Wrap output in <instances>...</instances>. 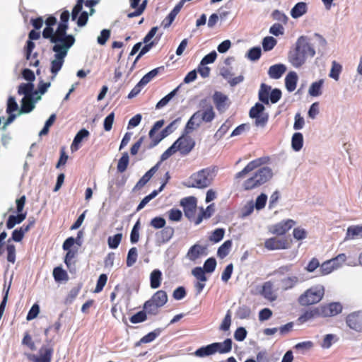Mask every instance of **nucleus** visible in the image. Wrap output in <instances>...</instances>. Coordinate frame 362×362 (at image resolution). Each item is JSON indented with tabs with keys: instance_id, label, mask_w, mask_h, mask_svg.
I'll use <instances>...</instances> for the list:
<instances>
[{
	"instance_id": "38",
	"label": "nucleus",
	"mask_w": 362,
	"mask_h": 362,
	"mask_svg": "<svg viewBox=\"0 0 362 362\" xmlns=\"http://www.w3.org/2000/svg\"><path fill=\"white\" fill-rule=\"evenodd\" d=\"M159 166V163H157L153 168H151L148 171H147L145 175L139 180L136 187L141 188L144 186L149 180L152 177V176L155 174V173L158 170Z\"/></svg>"
},
{
	"instance_id": "42",
	"label": "nucleus",
	"mask_w": 362,
	"mask_h": 362,
	"mask_svg": "<svg viewBox=\"0 0 362 362\" xmlns=\"http://www.w3.org/2000/svg\"><path fill=\"white\" fill-rule=\"evenodd\" d=\"M232 247V241L228 240L225 241L218 249L217 255L221 259L226 257L230 252Z\"/></svg>"
},
{
	"instance_id": "22",
	"label": "nucleus",
	"mask_w": 362,
	"mask_h": 362,
	"mask_svg": "<svg viewBox=\"0 0 362 362\" xmlns=\"http://www.w3.org/2000/svg\"><path fill=\"white\" fill-rule=\"evenodd\" d=\"M206 247L201 245L195 244L188 250L186 257L191 261H195L201 256L205 255Z\"/></svg>"
},
{
	"instance_id": "61",
	"label": "nucleus",
	"mask_w": 362,
	"mask_h": 362,
	"mask_svg": "<svg viewBox=\"0 0 362 362\" xmlns=\"http://www.w3.org/2000/svg\"><path fill=\"white\" fill-rule=\"evenodd\" d=\"M39 313H40V306L37 303H35L30 309V310L27 315L26 320L28 321L33 320L38 316Z\"/></svg>"
},
{
	"instance_id": "46",
	"label": "nucleus",
	"mask_w": 362,
	"mask_h": 362,
	"mask_svg": "<svg viewBox=\"0 0 362 362\" xmlns=\"http://www.w3.org/2000/svg\"><path fill=\"white\" fill-rule=\"evenodd\" d=\"M216 353L213 344H211L206 346L202 347L197 349L195 352V355L199 357H204Z\"/></svg>"
},
{
	"instance_id": "57",
	"label": "nucleus",
	"mask_w": 362,
	"mask_h": 362,
	"mask_svg": "<svg viewBox=\"0 0 362 362\" xmlns=\"http://www.w3.org/2000/svg\"><path fill=\"white\" fill-rule=\"evenodd\" d=\"M267 201V196L265 194L262 193L260 195H259L257 197V199L255 200V203L254 204L255 209L257 211H259V210H261L263 208H264Z\"/></svg>"
},
{
	"instance_id": "14",
	"label": "nucleus",
	"mask_w": 362,
	"mask_h": 362,
	"mask_svg": "<svg viewBox=\"0 0 362 362\" xmlns=\"http://www.w3.org/2000/svg\"><path fill=\"white\" fill-rule=\"evenodd\" d=\"M264 247L269 250H286L290 247V243L284 238L274 237L265 240Z\"/></svg>"
},
{
	"instance_id": "3",
	"label": "nucleus",
	"mask_w": 362,
	"mask_h": 362,
	"mask_svg": "<svg viewBox=\"0 0 362 362\" xmlns=\"http://www.w3.org/2000/svg\"><path fill=\"white\" fill-rule=\"evenodd\" d=\"M74 37H69L67 41L55 42L52 50L55 52L54 59L51 61L50 71L52 74V80H54L58 72L61 70L66 56L71 47L74 44Z\"/></svg>"
},
{
	"instance_id": "6",
	"label": "nucleus",
	"mask_w": 362,
	"mask_h": 362,
	"mask_svg": "<svg viewBox=\"0 0 362 362\" xmlns=\"http://www.w3.org/2000/svg\"><path fill=\"white\" fill-rule=\"evenodd\" d=\"M325 295V288L317 284L307 289L298 298V303L303 306H308L319 303Z\"/></svg>"
},
{
	"instance_id": "8",
	"label": "nucleus",
	"mask_w": 362,
	"mask_h": 362,
	"mask_svg": "<svg viewBox=\"0 0 362 362\" xmlns=\"http://www.w3.org/2000/svg\"><path fill=\"white\" fill-rule=\"evenodd\" d=\"M168 301V296L165 291L160 290L153 294L151 298L147 300L144 308L148 314L156 315L158 308L163 306Z\"/></svg>"
},
{
	"instance_id": "27",
	"label": "nucleus",
	"mask_w": 362,
	"mask_h": 362,
	"mask_svg": "<svg viewBox=\"0 0 362 362\" xmlns=\"http://www.w3.org/2000/svg\"><path fill=\"white\" fill-rule=\"evenodd\" d=\"M141 0H129L130 6L136 10L134 12L127 14V16L129 18H133L135 16H140L144 12L146 6L147 1L144 0L142 3L140 5H139V2Z\"/></svg>"
},
{
	"instance_id": "5",
	"label": "nucleus",
	"mask_w": 362,
	"mask_h": 362,
	"mask_svg": "<svg viewBox=\"0 0 362 362\" xmlns=\"http://www.w3.org/2000/svg\"><path fill=\"white\" fill-rule=\"evenodd\" d=\"M98 3L96 0H88L85 3V6L88 10L82 11L83 0H78L77 4L74 7L71 18L74 21L77 18L78 13L81 11V14L78 18L77 24L78 26H83L86 24L89 16H92L95 12L93 6Z\"/></svg>"
},
{
	"instance_id": "55",
	"label": "nucleus",
	"mask_w": 362,
	"mask_h": 362,
	"mask_svg": "<svg viewBox=\"0 0 362 362\" xmlns=\"http://www.w3.org/2000/svg\"><path fill=\"white\" fill-rule=\"evenodd\" d=\"M159 68L154 69L143 76L139 81L144 86L149 83L158 74Z\"/></svg>"
},
{
	"instance_id": "13",
	"label": "nucleus",
	"mask_w": 362,
	"mask_h": 362,
	"mask_svg": "<svg viewBox=\"0 0 362 362\" xmlns=\"http://www.w3.org/2000/svg\"><path fill=\"white\" fill-rule=\"evenodd\" d=\"M197 200L194 197H188L181 199L180 205L183 207L185 215L190 220L195 221Z\"/></svg>"
},
{
	"instance_id": "23",
	"label": "nucleus",
	"mask_w": 362,
	"mask_h": 362,
	"mask_svg": "<svg viewBox=\"0 0 362 362\" xmlns=\"http://www.w3.org/2000/svg\"><path fill=\"white\" fill-rule=\"evenodd\" d=\"M163 124L164 122L163 120L157 121L149 132V136L154 141V145H156L163 138L167 136V134H162V132L160 134H156V132L163 127Z\"/></svg>"
},
{
	"instance_id": "7",
	"label": "nucleus",
	"mask_w": 362,
	"mask_h": 362,
	"mask_svg": "<svg viewBox=\"0 0 362 362\" xmlns=\"http://www.w3.org/2000/svg\"><path fill=\"white\" fill-rule=\"evenodd\" d=\"M214 176V171L211 168L201 170L189 177L190 187L205 188L211 183Z\"/></svg>"
},
{
	"instance_id": "59",
	"label": "nucleus",
	"mask_w": 362,
	"mask_h": 362,
	"mask_svg": "<svg viewBox=\"0 0 362 362\" xmlns=\"http://www.w3.org/2000/svg\"><path fill=\"white\" fill-rule=\"evenodd\" d=\"M276 44V40L273 37H266L262 42V46L265 51H269L274 48Z\"/></svg>"
},
{
	"instance_id": "28",
	"label": "nucleus",
	"mask_w": 362,
	"mask_h": 362,
	"mask_svg": "<svg viewBox=\"0 0 362 362\" xmlns=\"http://www.w3.org/2000/svg\"><path fill=\"white\" fill-rule=\"evenodd\" d=\"M286 71V66L281 64H279L270 66L268 71V74L270 76V78L274 79H278L281 77V76L285 73Z\"/></svg>"
},
{
	"instance_id": "35",
	"label": "nucleus",
	"mask_w": 362,
	"mask_h": 362,
	"mask_svg": "<svg viewBox=\"0 0 362 362\" xmlns=\"http://www.w3.org/2000/svg\"><path fill=\"white\" fill-rule=\"evenodd\" d=\"M274 285L271 281L264 283L262 287V294L268 300L273 301L276 298V294L274 292Z\"/></svg>"
},
{
	"instance_id": "62",
	"label": "nucleus",
	"mask_w": 362,
	"mask_h": 362,
	"mask_svg": "<svg viewBox=\"0 0 362 362\" xmlns=\"http://www.w3.org/2000/svg\"><path fill=\"white\" fill-rule=\"evenodd\" d=\"M204 272L202 267H196L192 270V273L199 281L205 282L207 281V278Z\"/></svg>"
},
{
	"instance_id": "36",
	"label": "nucleus",
	"mask_w": 362,
	"mask_h": 362,
	"mask_svg": "<svg viewBox=\"0 0 362 362\" xmlns=\"http://www.w3.org/2000/svg\"><path fill=\"white\" fill-rule=\"evenodd\" d=\"M200 211V214L194 221V223L196 225L200 224L204 218H209L211 217L214 212V205L211 204L208 206L205 210L203 208H201Z\"/></svg>"
},
{
	"instance_id": "48",
	"label": "nucleus",
	"mask_w": 362,
	"mask_h": 362,
	"mask_svg": "<svg viewBox=\"0 0 362 362\" xmlns=\"http://www.w3.org/2000/svg\"><path fill=\"white\" fill-rule=\"evenodd\" d=\"M333 266L334 267V269H338L341 267L347 260V257L344 253H341L338 255L334 258L330 259Z\"/></svg>"
},
{
	"instance_id": "18",
	"label": "nucleus",
	"mask_w": 362,
	"mask_h": 362,
	"mask_svg": "<svg viewBox=\"0 0 362 362\" xmlns=\"http://www.w3.org/2000/svg\"><path fill=\"white\" fill-rule=\"evenodd\" d=\"M198 112L204 122H210L213 120L215 116V112L212 105L207 103L206 100L202 101V107L198 110Z\"/></svg>"
},
{
	"instance_id": "32",
	"label": "nucleus",
	"mask_w": 362,
	"mask_h": 362,
	"mask_svg": "<svg viewBox=\"0 0 362 362\" xmlns=\"http://www.w3.org/2000/svg\"><path fill=\"white\" fill-rule=\"evenodd\" d=\"M324 83V79H320L318 81L313 82L308 88L309 95L313 97H317L321 95L322 93V89Z\"/></svg>"
},
{
	"instance_id": "49",
	"label": "nucleus",
	"mask_w": 362,
	"mask_h": 362,
	"mask_svg": "<svg viewBox=\"0 0 362 362\" xmlns=\"http://www.w3.org/2000/svg\"><path fill=\"white\" fill-rule=\"evenodd\" d=\"M317 308H315L313 310L306 311L301 316L299 317L298 321L300 323H305L307 321L313 319L315 316H318Z\"/></svg>"
},
{
	"instance_id": "64",
	"label": "nucleus",
	"mask_w": 362,
	"mask_h": 362,
	"mask_svg": "<svg viewBox=\"0 0 362 362\" xmlns=\"http://www.w3.org/2000/svg\"><path fill=\"white\" fill-rule=\"evenodd\" d=\"M182 216V211L179 209H173L168 211V218L172 221H179Z\"/></svg>"
},
{
	"instance_id": "43",
	"label": "nucleus",
	"mask_w": 362,
	"mask_h": 362,
	"mask_svg": "<svg viewBox=\"0 0 362 362\" xmlns=\"http://www.w3.org/2000/svg\"><path fill=\"white\" fill-rule=\"evenodd\" d=\"M303 144V136L300 132L295 133L292 136L291 146L295 151H299Z\"/></svg>"
},
{
	"instance_id": "29",
	"label": "nucleus",
	"mask_w": 362,
	"mask_h": 362,
	"mask_svg": "<svg viewBox=\"0 0 362 362\" xmlns=\"http://www.w3.org/2000/svg\"><path fill=\"white\" fill-rule=\"evenodd\" d=\"M307 11V4L305 2H298L291 10V16L293 18H298L305 14Z\"/></svg>"
},
{
	"instance_id": "12",
	"label": "nucleus",
	"mask_w": 362,
	"mask_h": 362,
	"mask_svg": "<svg viewBox=\"0 0 362 362\" xmlns=\"http://www.w3.org/2000/svg\"><path fill=\"white\" fill-rule=\"evenodd\" d=\"M250 116L255 119V124L257 127H263L268 121V115L264 112V105L260 103H257L251 108Z\"/></svg>"
},
{
	"instance_id": "41",
	"label": "nucleus",
	"mask_w": 362,
	"mask_h": 362,
	"mask_svg": "<svg viewBox=\"0 0 362 362\" xmlns=\"http://www.w3.org/2000/svg\"><path fill=\"white\" fill-rule=\"evenodd\" d=\"M162 273L158 269H155L151 273V287L152 288H157L160 286L161 284Z\"/></svg>"
},
{
	"instance_id": "10",
	"label": "nucleus",
	"mask_w": 362,
	"mask_h": 362,
	"mask_svg": "<svg viewBox=\"0 0 362 362\" xmlns=\"http://www.w3.org/2000/svg\"><path fill=\"white\" fill-rule=\"evenodd\" d=\"M57 22V19L53 16H49L47 18V19L45 21L46 23V28L44 29L42 32V36L43 37L46 39H49L51 42L55 43V42H62L64 41H67L68 38L69 37H73L71 35H69L67 37H64L62 39V37H60L58 34V28L55 32H54L53 28H52V25H55Z\"/></svg>"
},
{
	"instance_id": "37",
	"label": "nucleus",
	"mask_w": 362,
	"mask_h": 362,
	"mask_svg": "<svg viewBox=\"0 0 362 362\" xmlns=\"http://www.w3.org/2000/svg\"><path fill=\"white\" fill-rule=\"evenodd\" d=\"M216 352L221 354L228 353L232 349V341L230 339H226L223 342L213 343Z\"/></svg>"
},
{
	"instance_id": "54",
	"label": "nucleus",
	"mask_w": 362,
	"mask_h": 362,
	"mask_svg": "<svg viewBox=\"0 0 362 362\" xmlns=\"http://www.w3.org/2000/svg\"><path fill=\"white\" fill-rule=\"evenodd\" d=\"M224 234V229L217 228L212 232L209 237V240L214 243H218L223 238Z\"/></svg>"
},
{
	"instance_id": "30",
	"label": "nucleus",
	"mask_w": 362,
	"mask_h": 362,
	"mask_svg": "<svg viewBox=\"0 0 362 362\" xmlns=\"http://www.w3.org/2000/svg\"><path fill=\"white\" fill-rule=\"evenodd\" d=\"M298 75L295 71H290L285 78V85L288 91H293L297 85Z\"/></svg>"
},
{
	"instance_id": "40",
	"label": "nucleus",
	"mask_w": 362,
	"mask_h": 362,
	"mask_svg": "<svg viewBox=\"0 0 362 362\" xmlns=\"http://www.w3.org/2000/svg\"><path fill=\"white\" fill-rule=\"evenodd\" d=\"M165 186V183H163L158 190H154L148 196H146L140 202L137 207V210L139 211L143 209L151 199L155 198L158 192H161Z\"/></svg>"
},
{
	"instance_id": "31",
	"label": "nucleus",
	"mask_w": 362,
	"mask_h": 362,
	"mask_svg": "<svg viewBox=\"0 0 362 362\" xmlns=\"http://www.w3.org/2000/svg\"><path fill=\"white\" fill-rule=\"evenodd\" d=\"M89 135L88 130L83 129L80 130L74 137V139L71 146V150L72 152L76 151L79 148L80 144L83 139L87 138Z\"/></svg>"
},
{
	"instance_id": "20",
	"label": "nucleus",
	"mask_w": 362,
	"mask_h": 362,
	"mask_svg": "<svg viewBox=\"0 0 362 362\" xmlns=\"http://www.w3.org/2000/svg\"><path fill=\"white\" fill-rule=\"evenodd\" d=\"M177 151H180L182 153H188L194 146V142L192 139L180 137L175 143Z\"/></svg>"
},
{
	"instance_id": "60",
	"label": "nucleus",
	"mask_w": 362,
	"mask_h": 362,
	"mask_svg": "<svg viewBox=\"0 0 362 362\" xmlns=\"http://www.w3.org/2000/svg\"><path fill=\"white\" fill-rule=\"evenodd\" d=\"M254 203L252 201H250L245 204V205L241 209L240 213L242 217H246L250 215L255 209Z\"/></svg>"
},
{
	"instance_id": "19",
	"label": "nucleus",
	"mask_w": 362,
	"mask_h": 362,
	"mask_svg": "<svg viewBox=\"0 0 362 362\" xmlns=\"http://www.w3.org/2000/svg\"><path fill=\"white\" fill-rule=\"evenodd\" d=\"M213 101L218 111L223 112L229 105V100L227 95L221 92L216 91L213 95Z\"/></svg>"
},
{
	"instance_id": "11",
	"label": "nucleus",
	"mask_w": 362,
	"mask_h": 362,
	"mask_svg": "<svg viewBox=\"0 0 362 362\" xmlns=\"http://www.w3.org/2000/svg\"><path fill=\"white\" fill-rule=\"evenodd\" d=\"M318 316L322 317H334L342 311V305L339 302L324 303L317 307Z\"/></svg>"
},
{
	"instance_id": "25",
	"label": "nucleus",
	"mask_w": 362,
	"mask_h": 362,
	"mask_svg": "<svg viewBox=\"0 0 362 362\" xmlns=\"http://www.w3.org/2000/svg\"><path fill=\"white\" fill-rule=\"evenodd\" d=\"M204 122L198 111L193 114L187 123L185 132L187 134L198 128L202 122Z\"/></svg>"
},
{
	"instance_id": "34",
	"label": "nucleus",
	"mask_w": 362,
	"mask_h": 362,
	"mask_svg": "<svg viewBox=\"0 0 362 362\" xmlns=\"http://www.w3.org/2000/svg\"><path fill=\"white\" fill-rule=\"evenodd\" d=\"M342 65L336 61L332 62V66L329 72V77L335 81L339 80L340 74L342 71Z\"/></svg>"
},
{
	"instance_id": "47",
	"label": "nucleus",
	"mask_w": 362,
	"mask_h": 362,
	"mask_svg": "<svg viewBox=\"0 0 362 362\" xmlns=\"http://www.w3.org/2000/svg\"><path fill=\"white\" fill-rule=\"evenodd\" d=\"M180 86H177L176 88H175L173 90H172L170 93H168L167 95H165L164 98H163L157 104L156 107L157 109H160L165 106L171 100L172 98L176 95L178 89L180 88Z\"/></svg>"
},
{
	"instance_id": "15",
	"label": "nucleus",
	"mask_w": 362,
	"mask_h": 362,
	"mask_svg": "<svg viewBox=\"0 0 362 362\" xmlns=\"http://www.w3.org/2000/svg\"><path fill=\"white\" fill-rule=\"evenodd\" d=\"M296 224L293 219H287L271 226L269 230L271 233L282 235L289 230Z\"/></svg>"
},
{
	"instance_id": "44",
	"label": "nucleus",
	"mask_w": 362,
	"mask_h": 362,
	"mask_svg": "<svg viewBox=\"0 0 362 362\" xmlns=\"http://www.w3.org/2000/svg\"><path fill=\"white\" fill-rule=\"evenodd\" d=\"M20 110L16 100V98L13 96H10L7 101L6 112L11 115H16Z\"/></svg>"
},
{
	"instance_id": "24",
	"label": "nucleus",
	"mask_w": 362,
	"mask_h": 362,
	"mask_svg": "<svg viewBox=\"0 0 362 362\" xmlns=\"http://www.w3.org/2000/svg\"><path fill=\"white\" fill-rule=\"evenodd\" d=\"M360 238H362V225L351 226L347 228L345 241Z\"/></svg>"
},
{
	"instance_id": "2",
	"label": "nucleus",
	"mask_w": 362,
	"mask_h": 362,
	"mask_svg": "<svg viewBox=\"0 0 362 362\" xmlns=\"http://www.w3.org/2000/svg\"><path fill=\"white\" fill-rule=\"evenodd\" d=\"M33 89L34 85L32 83H21L18 86V93L19 95H24L21 100V107L16 113V115H11L8 117L6 121L4 124V129H5L8 124L12 123L18 116H20L23 114L29 113L35 108V103L37 100H40L41 96H37L36 98V100H33Z\"/></svg>"
},
{
	"instance_id": "63",
	"label": "nucleus",
	"mask_w": 362,
	"mask_h": 362,
	"mask_svg": "<svg viewBox=\"0 0 362 362\" xmlns=\"http://www.w3.org/2000/svg\"><path fill=\"white\" fill-rule=\"evenodd\" d=\"M216 267V261L214 258H209L204 264L203 269L209 273H211L215 270Z\"/></svg>"
},
{
	"instance_id": "1",
	"label": "nucleus",
	"mask_w": 362,
	"mask_h": 362,
	"mask_svg": "<svg viewBox=\"0 0 362 362\" xmlns=\"http://www.w3.org/2000/svg\"><path fill=\"white\" fill-rule=\"evenodd\" d=\"M315 49L310 40L305 36H300L296 42L295 49L288 53V62L296 68H300L308 59L315 55Z\"/></svg>"
},
{
	"instance_id": "50",
	"label": "nucleus",
	"mask_w": 362,
	"mask_h": 362,
	"mask_svg": "<svg viewBox=\"0 0 362 362\" xmlns=\"http://www.w3.org/2000/svg\"><path fill=\"white\" fill-rule=\"evenodd\" d=\"M122 238V233H117L113 236H110L107 239V244L110 248L116 249L118 247Z\"/></svg>"
},
{
	"instance_id": "45",
	"label": "nucleus",
	"mask_w": 362,
	"mask_h": 362,
	"mask_svg": "<svg viewBox=\"0 0 362 362\" xmlns=\"http://www.w3.org/2000/svg\"><path fill=\"white\" fill-rule=\"evenodd\" d=\"M337 341V337L333 334H327L324 336L321 342V347L325 349H329L332 344Z\"/></svg>"
},
{
	"instance_id": "4",
	"label": "nucleus",
	"mask_w": 362,
	"mask_h": 362,
	"mask_svg": "<svg viewBox=\"0 0 362 362\" xmlns=\"http://www.w3.org/2000/svg\"><path fill=\"white\" fill-rule=\"evenodd\" d=\"M273 171L269 167L257 169L243 184L245 190H251L264 185L273 177Z\"/></svg>"
},
{
	"instance_id": "52",
	"label": "nucleus",
	"mask_w": 362,
	"mask_h": 362,
	"mask_svg": "<svg viewBox=\"0 0 362 362\" xmlns=\"http://www.w3.org/2000/svg\"><path fill=\"white\" fill-rule=\"evenodd\" d=\"M53 276L56 281H65L68 279L67 273L61 267H56L54 269Z\"/></svg>"
},
{
	"instance_id": "51",
	"label": "nucleus",
	"mask_w": 362,
	"mask_h": 362,
	"mask_svg": "<svg viewBox=\"0 0 362 362\" xmlns=\"http://www.w3.org/2000/svg\"><path fill=\"white\" fill-rule=\"evenodd\" d=\"M129 164V155L127 152L122 154V156L118 161L117 170L120 173H123L126 170Z\"/></svg>"
},
{
	"instance_id": "58",
	"label": "nucleus",
	"mask_w": 362,
	"mask_h": 362,
	"mask_svg": "<svg viewBox=\"0 0 362 362\" xmlns=\"http://www.w3.org/2000/svg\"><path fill=\"white\" fill-rule=\"evenodd\" d=\"M308 233L306 230L301 227H297L293 229V235L297 240H304L307 238Z\"/></svg>"
},
{
	"instance_id": "21",
	"label": "nucleus",
	"mask_w": 362,
	"mask_h": 362,
	"mask_svg": "<svg viewBox=\"0 0 362 362\" xmlns=\"http://www.w3.org/2000/svg\"><path fill=\"white\" fill-rule=\"evenodd\" d=\"M264 163V158H257L250 162L240 172L235 175L236 178H242L245 177L249 173L253 171L256 168L260 167Z\"/></svg>"
},
{
	"instance_id": "16",
	"label": "nucleus",
	"mask_w": 362,
	"mask_h": 362,
	"mask_svg": "<svg viewBox=\"0 0 362 362\" xmlns=\"http://www.w3.org/2000/svg\"><path fill=\"white\" fill-rule=\"evenodd\" d=\"M40 355L29 354L28 358L35 362H51L53 349L47 346H42L39 351Z\"/></svg>"
},
{
	"instance_id": "9",
	"label": "nucleus",
	"mask_w": 362,
	"mask_h": 362,
	"mask_svg": "<svg viewBox=\"0 0 362 362\" xmlns=\"http://www.w3.org/2000/svg\"><path fill=\"white\" fill-rule=\"evenodd\" d=\"M281 97V91L279 89L274 88L272 90L271 86L262 83L259 90V99L264 104H269V101L272 103H277Z\"/></svg>"
},
{
	"instance_id": "39",
	"label": "nucleus",
	"mask_w": 362,
	"mask_h": 362,
	"mask_svg": "<svg viewBox=\"0 0 362 362\" xmlns=\"http://www.w3.org/2000/svg\"><path fill=\"white\" fill-rule=\"evenodd\" d=\"M26 218V213L18 214L16 216L11 215L8 217L6 223V227L8 229L13 228L16 224L22 223Z\"/></svg>"
},
{
	"instance_id": "26",
	"label": "nucleus",
	"mask_w": 362,
	"mask_h": 362,
	"mask_svg": "<svg viewBox=\"0 0 362 362\" xmlns=\"http://www.w3.org/2000/svg\"><path fill=\"white\" fill-rule=\"evenodd\" d=\"M70 13L68 11H64L60 16L61 23L58 25V34L60 37H67L66 30L68 28L67 22L69 19Z\"/></svg>"
},
{
	"instance_id": "56",
	"label": "nucleus",
	"mask_w": 362,
	"mask_h": 362,
	"mask_svg": "<svg viewBox=\"0 0 362 362\" xmlns=\"http://www.w3.org/2000/svg\"><path fill=\"white\" fill-rule=\"evenodd\" d=\"M334 270H335L334 267L333 266L330 259L322 263L320 268V274L322 275L329 274Z\"/></svg>"
},
{
	"instance_id": "53",
	"label": "nucleus",
	"mask_w": 362,
	"mask_h": 362,
	"mask_svg": "<svg viewBox=\"0 0 362 362\" xmlns=\"http://www.w3.org/2000/svg\"><path fill=\"white\" fill-rule=\"evenodd\" d=\"M138 256L137 249L136 247H132L128 252L127 257V265L132 267L136 262Z\"/></svg>"
},
{
	"instance_id": "17",
	"label": "nucleus",
	"mask_w": 362,
	"mask_h": 362,
	"mask_svg": "<svg viewBox=\"0 0 362 362\" xmlns=\"http://www.w3.org/2000/svg\"><path fill=\"white\" fill-rule=\"evenodd\" d=\"M346 322L351 329L356 332L362 331V313L358 312L349 315Z\"/></svg>"
},
{
	"instance_id": "33",
	"label": "nucleus",
	"mask_w": 362,
	"mask_h": 362,
	"mask_svg": "<svg viewBox=\"0 0 362 362\" xmlns=\"http://www.w3.org/2000/svg\"><path fill=\"white\" fill-rule=\"evenodd\" d=\"M298 281V277L294 275L283 278L280 281V288L285 291L291 289L294 287Z\"/></svg>"
}]
</instances>
